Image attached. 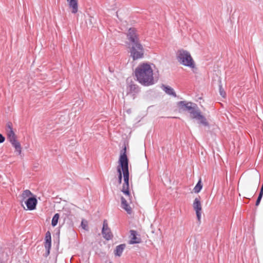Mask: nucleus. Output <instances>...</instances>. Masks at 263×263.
I'll return each mask as SVG.
<instances>
[{"label": "nucleus", "mask_w": 263, "mask_h": 263, "mask_svg": "<svg viewBox=\"0 0 263 263\" xmlns=\"http://www.w3.org/2000/svg\"><path fill=\"white\" fill-rule=\"evenodd\" d=\"M126 151V148L125 147L121 153L117 172L119 183L121 184L122 182V174L124 181L121 191L124 196L121 197V206L128 214H130L132 212V208L130 206L132 203V197L129 191L128 160Z\"/></svg>", "instance_id": "f257e3e1"}, {"label": "nucleus", "mask_w": 263, "mask_h": 263, "mask_svg": "<svg viewBox=\"0 0 263 263\" xmlns=\"http://www.w3.org/2000/svg\"><path fill=\"white\" fill-rule=\"evenodd\" d=\"M137 81L144 86H149L154 83L153 70L150 64L143 63L138 65L135 71Z\"/></svg>", "instance_id": "f03ea898"}, {"label": "nucleus", "mask_w": 263, "mask_h": 263, "mask_svg": "<svg viewBox=\"0 0 263 263\" xmlns=\"http://www.w3.org/2000/svg\"><path fill=\"white\" fill-rule=\"evenodd\" d=\"M176 57L178 61L181 65L192 69L196 68L195 63L189 51L183 49L179 50L177 52Z\"/></svg>", "instance_id": "7ed1b4c3"}, {"label": "nucleus", "mask_w": 263, "mask_h": 263, "mask_svg": "<svg viewBox=\"0 0 263 263\" xmlns=\"http://www.w3.org/2000/svg\"><path fill=\"white\" fill-rule=\"evenodd\" d=\"M21 203L22 206L24 203L27 210H33L36 208L37 203V199L34 195L29 190H26L23 192L21 195Z\"/></svg>", "instance_id": "20e7f679"}, {"label": "nucleus", "mask_w": 263, "mask_h": 263, "mask_svg": "<svg viewBox=\"0 0 263 263\" xmlns=\"http://www.w3.org/2000/svg\"><path fill=\"white\" fill-rule=\"evenodd\" d=\"M130 55L134 61L142 59L144 57V50L140 43L133 44L129 47Z\"/></svg>", "instance_id": "39448f33"}, {"label": "nucleus", "mask_w": 263, "mask_h": 263, "mask_svg": "<svg viewBox=\"0 0 263 263\" xmlns=\"http://www.w3.org/2000/svg\"><path fill=\"white\" fill-rule=\"evenodd\" d=\"M179 111L180 112L185 111H188L191 115V112L197 108V106L195 103L191 102H186L184 101H179L177 103Z\"/></svg>", "instance_id": "423d86ee"}, {"label": "nucleus", "mask_w": 263, "mask_h": 263, "mask_svg": "<svg viewBox=\"0 0 263 263\" xmlns=\"http://www.w3.org/2000/svg\"><path fill=\"white\" fill-rule=\"evenodd\" d=\"M191 117L193 119H195L198 121L199 123L204 126H208L209 123L205 118L202 114L201 111L197 108L194 111L191 112Z\"/></svg>", "instance_id": "0eeeda50"}, {"label": "nucleus", "mask_w": 263, "mask_h": 263, "mask_svg": "<svg viewBox=\"0 0 263 263\" xmlns=\"http://www.w3.org/2000/svg\"><path fill=\"white\" fill-rule=\"evenodd\" d=\"M193 206L196 212L198 221L200 222L202 213V205L200 197L195 199L193 203Z\"/></svg>", "instance_id": "6e6552de"}, {"label": "nucleus", "mask_w": 263, "mask_h": 263, "mask_svg": "<svg viewBox=\"0 0 263 263\" xmlns=\"http://www.w3.org/2000/svg\"><path fill=\"white\" fill-rule=\"evenodd\" d=\"M6 133L7 138L9 141L17 139V136L13 130V125L11 122H8L6 126Z\"/></svg>", "instance_id": "1a4fd4ad"}, {"label": "nucleus", "mask_w": 263, "mask_h": 263, "mask_svg": "<svg viewBox=\"0 0 263 263\" xmlns=\"http://www.w3.org/2000/svg\"><path fill=\"white\" fill-rule=\"evenodd\" d=\"M102 232L104 238H105L106 240H109L112 238V235L110 229L108 228L107 221L106 220H104L103 221V226Z\"/></svg>", "instance_id": "9d476101"}, {"label": "nucleus", "mask_w": 263, "mask_h": 263, "mask_svg": "<svg viewBox=\"0 0 263 263\" xmlns=\"http://www.w3.org/2000/svg\"><path fill=\"white\" fill-rule=\"evenodd\" d=\"M128 39L133 43L136 44L139 43V38L136 33V30L135 28H130L127 34Z\"/></svg>", "instance_id": "9b49d317"}, {"label": "nucleus", "mask_w": 263, "mask_h": 263, "mask_svg": "<svg viewBox=\"0 0 263 263\" xmlns=\"http://www.w3.org/2000/svg\"><path fill=\"white\" fill-rule=\"evenodd\" d=\"M127 95H132L133 98H135V95L139 91V88L138 86L130 83L128 84L126 87Z\"/></svg>", "instance_id": "f8f14e48"}, {"label": "nucleus", "mask_w": 263, "mask_h": 263, "mask_svg": "<svg viewBox=\"0 0 263 263\" xmlns=\"http://www.w3.org/2000/svg\"><path fill=\"white\" fill-rule=\"evenodd\" d=\"M44 246L46 250H47V254H49L51 246V233L49 231H47L46 233Z\"/></svg>", "instance_id": "ddd939ff"}, {"label": "nucleus", "mask_w": 263, "mask_h": 263, "mask_svg": "<svg viewBox=\"0 0 263 263\" xmlns=\"http://www.w3.org/2000/svg\"><path fill=\"white\" fill-rule=\"evenodd\" d=\"M70 8L71 9L72 13H76L78 11V0H67Z\"/></svg>", "instance_id": "4468645a"}, {"label": "nucleus", "mask_w": 263, "mask_h": 263, "mask_svg": "<svg viewBox=\"0 0 263 263\" xmlns=\"http://www.w3.org/2000/svg\"><path fill=\"white\" fill-rule=\"evenodd\" d=\"M130 244L139 243L141 242L140 238L137 237V233L134 230L130 231Z\"/></svg>", "instance_id": "2eb2a0df"}, {"label": "nucleus", "mask_w": 263, "mask_h": 263, "mask_svg": "<svg viewBox=\"0 0 263 263\" xmlns=\"http://www.w3.org/2000/svg\"><path fill=\"white\" fill-rule=\"evenodd\" d=\"M12 145L14 147L15 151L17 152L18 155L22 153V147L20 143L18 141L17 139L9 141Z\"/></svg>", "instance_id": "dca6fc26"}, {"label": "nucleus", "mask_w": 263, "mask_h": 263, "mask_svg": "<svg viewBox=\"0 0 263 263\" xmlns=\"http://www.w3.org/2000/svg\"><path fill=\"white\" fill-rule=\"evenodd\" d=\"M125 248L124 244L120 245L116 247L115 250V254L116 256H120Z\"/></svg>", "instance_id": "f3484780"}, {"label": "nucleus", "mask_w": 263, "mask_h": 263, "mask_svg": "<svg viewBox=\"0 0 263 263\" xmlns=\"http://www.w3.org/2000/svg\"><path fill=\"white\" fill-rule=\"evenodd\" d=\"M163 90L168 95H172L174 97H176V94L174 89L168 86H163Z\"/></svg>", "instance_id": "a211bd4d"}, {"label": "nucleus", "mask_w": 263, "mask_h": 263, "mask_svg": "<svg viewBox=\"0 0 263 263\" xmlns=\"http://www.w3.org/2000/svg\"><path fill=\"white\" fill-rule=\"evenodd\" d=\"M202 188V184L201 179H199L198 183L194 188V191L196 193H198Z\"/></svg>", "instance_id": "6ab92c4d"}, {"label": "nucleus", "mask_w": 263, "mask_h": 263, "mask_svg": "<svg viewBox=\"0 0 263 263\" xmlns=\"http://www.w3.org/2000/svg\"><path fill=\"white\" fill-rule=\"evenodd\" d=\"M59 217L60 215L58 213L55 214L53 216L51 221V224L53 227H55V226H57Z\"/></svg>", "instance_id": "aec40b11"}, {"label": "nucleus", "mask_w": 263, "mask_h": 263, "mask_svg": "<svg viewBox=\"0 0 263 263\" xmlns=\"http://www.w3.org/2000/svg\"><path fill=\"white\" fill-rule=\"evenodd\" d=\"M81 226L83 228V229L85 230H88V223L86 220H82L81 222Z\"/></svg>", "instance_id": "412c9836"}, {"label": "nucleus", "mask_w": 263, "mask_h": 263, "mask_svg": "<svg viewBox=\"0 0 263 263\" xmlns=\"http://www.w3.org/2000/svg\"><path fill=\"white\" fill-rule=\"evenodd\" d=\"M262 195H259L258 198L256 200V204H255L256 206H258L259 204L260 200L262 198Z\"/></svg>", "instance_id": "4be33fe9"}, {"label": "nucleus", "mask_w": 263, "mask_h": 263, "mask_svg": "<svg viewBox=\"0 0 263 263\" xmlns=\"http://www.w3.org/2000/svg\"><path fill=\"white\" fill-rule=\"evenodd\" d=\"M220 93L222 97H225L226 92L222 89L221 87L220 88Z\"/></svg>", "instance_id": "5701e85b"}, {"label": "nucleus", "mask_w": 263, "mask_h": 263, "mask_svg": "<svg viewBox=\"0 0 263 263\" xmlns=\"http://www.w3.org/2000/svg\"><path fill=\"white\" fill-rule=\"evenodd\" d=\"M5 138L0 134V143H3L5 141Z\"/></svg>", "instance_id": "b1692460"}]
</instances>
